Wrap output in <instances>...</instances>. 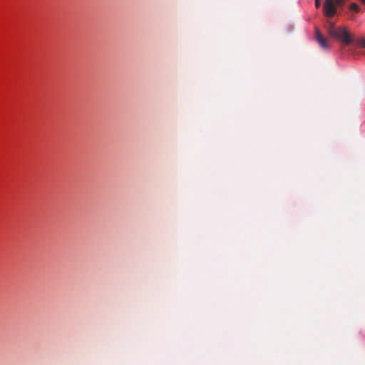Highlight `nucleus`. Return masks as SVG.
Returning a JSON list of instances; mask_svg holds the SVG:
<instances>
[{
	"label": "nucleus",
	"instance_id": "1",
	"mask_svg": "<svg viewBox=\"0 0 365 365\" xmlns=\"http://www.w3.org/2000/svg\"><path fill=\"white\" fill-rule=\"evenodd\" d=\"M327 33L331 38L340 42L344 46H349L354 41L353 35L346 27H336L331 24L327 28Z\"/></svg>",
	"mask_w": 365,
	"mask_h": 365
},
{
	"label": "nucleus",
	"instance_id": "2",
	"mask_svg": "<svg viewBox=\"0 0 365 365\" xmlns=\"http://www.w3.org/2000/svg\"><path fill=\"white\" fill-rule=\"evenodd\" d=\"M336 6L335 0H326L324 4V14L327 17H332L336 13Z\"/></svg>",
	"mask_w": 365,
	"mask_h": 365
},
{
	"label": "nucleus",
	"instance_id": "3",
	"mask_svg": "<svg viewBox=\"0 0 365 365\" xmlns=\"http://www.w3.org/2000/svg\"><path fill=\"white\" fill-rule=\"evenodd\" d=\"M315 39L319 44L322 48L328 50L330 48V44L328 40L322 35L320 30L318 28H315L314 30Z\"/></svg>",
	"mask_w": 365,
	"mask_h": 365
},
{
	"label": "nucleus",
	"instance_id": "4",
	"mask_svg": "<svg viewBox=\"0 0 365 365\" xmlns=\"http://www.w3.org/2000/svg\"><path fill=\"white\" fill-rule=\"evenodd\" d=\"M349 9H350V10H351L356 13H358L360 11L359 6L356 3H351L349 6Z\"/></svg>",
	"mask_w": 365,
	"mask_h": 365
},
{
	"label": "nucleus",
	"instance_id": "5",
	"mask_svg": "<svg viewBox=\"0 0 365 365\" xmlns=\"http://www.w3.org/2000/svg\"><path fill=\"white\" fill-rule=\"evenodd\" d=\"M359 43L361 46L365 48V39L360 40Z\"/></svg>",
	"mask_w": 365,
	"mask_h": 365
},
{
	"label": "nucleus",
	"instance_id": "6",
	"mask_svg": "<svg viewBox=\"0 0 365 365\" xmlns=\"http://www.w3.org/2000/svg\"><path fill=\"white\" fill-rule=\"evenodd\" d=\"M315 6L316 7H319L320 6V0H315Z\"/></svg>",
	"mask_w": 365,
	"mask_h": 365
},
{
	"label": "nucleus",
	"instance_id": "7",
	"mask_svg": "<svg viewBox=\"0 0 365 365\" xmlns=\"http://www.w3.org/2000/svg\"><path fill=\"white\" fill-rule=\"evenodd\" d=\"M362 3L365 4V0H360Z\"/></svg>",
	"mask_w": 365,
	"mask_h": 365
}]
</instances>
